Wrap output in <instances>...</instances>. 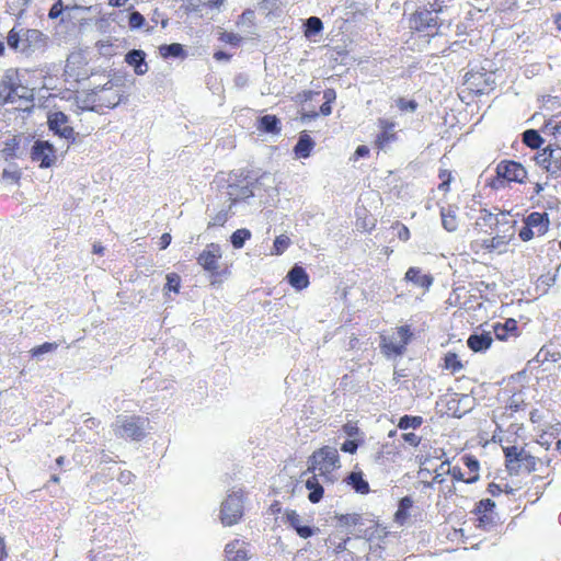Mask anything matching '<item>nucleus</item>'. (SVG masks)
Here are the masks:
<instances>
[{"label": "nucleus", "instance_id": "a211bd4d", "mask_svg": "<svg viewBox=\"0 0 561 561\" xmlns=\"http://www.w3.org/2000/svg\"><path fill=\"white\" fill-rule=\"evenodd\" d=\"M379 127L381 131L377 135L376 144L379 149L383 150L389 144L397 139L394 133L396 124L387 119H379Z\"/></svg>", "mask_w": 561, "mask_h": 561}, {"label": "nucleus", "instance_id": "2eb2a0df", "mask_svg": "<svg viewBox=\"0 0 561 561\" xmlns=\"http://www.w3.org/2000/svg\"><path fill=\"white\" fill-rule=\"evenodd\" d=\"M285 522L297 533V535L304 539L310 538L316 534L318 528L309 525H302L301 516L294 510L285 512Z\"/></svg>", "mask_w": 561, "mask_h": 561}, {"label": "nucleus", "instance_id": "412c9836", "mask_svg": "<svg viewBox=\"0 0 561 561\" xmlns=\"http://www.w3.org/2000/svg\"><path fill=\"white\" fill-rule=\"evenodd\" d=\"M525 222L533 228L538 236H542L548 230L549 218L546 213L534 211L526 217Z\"/></svg>", "mask_w": 561, "mask_h": 561}, {"label": "nucleus", "instance_id": "0e129e2a", "mask_svg": "<svg viewBox=\"0 0 561 561\" xmlns=\"http://www.w3.org/2000/svg\"><path fill=\"white\" fill-rule=\"evenodd\" d=\"M64 11V5H62V1L61 0H58L56 1L49 12H48V16L49 19H57L58 16H60V14L62 13Z\"/></svg>", "mask_w": 561, "mask_h": 561}, {"label": "nucleus", "instance_id": "09e8293b", "mask_svg": "<svg viewBox=\"0 0 561 561\" xmlns=\"http://www.w3.org/2000/svg\"><path fill=\"white\" fill-rule=\"evenodd\" d=\"M525 407L524 394L522 392L514 393L507 401L506 409L511 412H517Z\"/></svg>", "mask_w": 561, "mask_h": 561}, {"label": "nucleus", "instance_id": "a18cd8bd", "mask_svg": "<svg viewBox=\"0 0 561 561\" xmlns=\"http://www.w3.org/2000/svg\"><path fill=\"white\" fill-rule=\"evenodd\" d=\"M339 525L350 528L362 524L363 517L359 514H342L337 516Z\"/></svg>", "mask_w": 561, "mask_h": 561}, {"label": "nucleus", "instance_id": "ea45409f", "mask_svg": "<svg viewBox=\"0 0 561 561\" xmlns=\"http://www.w3.org/2000/svg\"><path fill=\"white\" fill-rule=\"evenodd\" d=\"M444 368L456 374L463 368V365L456 353L448 352L444 357Z\"/></svg>", "mask_w": 561, "mask_h": 561}, {"label": "nucleus", "instance_id": "13d9d810", "mask_svg": "<svg viewBox=\"0 0 561 561\" xmlns=\"http://www.w3.org/2000/svg\"><path fill=\"white\" fill-rule=\"evenodd\" d=\"M362 443L363 439H346L341 445V450L347 454H355Z\"/></svg>", "mask_w": 561, "mask_h": 561}, {"label": "nucleus", "instance_id": "69168bd1", "mask_svg": "<svg viewBox=\"0 0 561 561\" xmlns=\"http://www.w3.org/2000/svg\"><path fill=\"white\" fill-rule=\"evenodd\" d=\"M535 233L536 231L525 224V226L519 230L518 236L523 241H529L534 238Z\"/></svg>", "mask_w": 561, "mask_h": 561}, {"label": "nucleus", "instance_id": "338daca9", "mask_svg": "<svg viewBox=\"0 0 561 561\" xmlns=\"http://www.w3.org/2000/svg\"><path fill=\"white\" fill-rule=\"evenodd\" d=\"M402 439L409 444L410 446L416 447L421 443V437L414 433H404L402 434Z\"/></svg>", "mask_w": 561, "mask_h": 561}, {"label": "nucleus", "instance_id": "de8ad7c7", "mask_svg": "<svg viewBox=\"0 0 561 561\" xmlns=\"http://www.w3.org/2000/svg\"><path fill=\"white\" fill-rule=\"evenodd\" d=\"M445 467H446V473L450 474L454 480L466 482L467 478H465L460 467H458V466L450 467L449 461H444L440 463L439 470L444 471Z\"/></svg>", "mask_w": 561, "mask_h": 561}, {"label": "nucleus", "instance_id": "c03bdc74", "mask_svg": "<svg viewBox=\"0 0 561 561\" xmlns=\"http://www.w3.org/2000/svg\"><path fill=\"white\" fill-rule=\"evenodd\" d=\"M381 348H382V352L385 353V355H387V356L402 355L407 350V347H404V345L401 344L400 342L386 341V340L382 341Z\"/></svg>", "mask_w": 561, "mask_h": 561}, {"label": "nucleus", "instance_id": "5701e85b", "mask_svg": "<svg viewBox=\"0 0 561 561\" xmlns=\"http://www.w3.org/2000/svg\"><path fill=\"white\" fill-rule=\"evenodd\" d=\"M314 145V140L306 131H302L299 135L296 146L294 147V152L297 158L306 159L310 157Z\"/></svg>", "mask_w": 561, "mask_h": 561}, {"label": "nucleus", "instance_id": "c85d7f7f", "mask_svg": "<svg viewBox=\"0 0 561 561\" xmlns=\"http://www.w3.org/2000/svg\"><path fill=\"white\" fill-rule=\"evenodd\" d=\"M346 480L355 492L359 494H367L369 492V484L363 478L362 472H351Z\"/></svg>", "mask_w": 561, "mask_h": 561}, {"label": "nucleus", "instance_id": "ddd939ff", "mask_svg": "<svg viewBox=\"0 0 561 561\" xmlns=\"http://www.w3.org/2000/svg\"><path fill=\"white\" fill-rule=\"evenodd\" d=\"M221 257L220 247L215 243H210L197 257L198 264L206 271L217 273L218 261Z\"/></svg>", "mask_w": 561, "mask_h": 561}, {"label": "nucleus", "instance_id": "39448f33", "mask_svg": "<svg viewBox=\"0 0 561 561\" xmlns=\"http://www.w3.org/2000/svg\"><path fill=\"white\" fill-rule=\"evenodd\" d=\"M243 516V492L232 491L221 504L220 520L225 526L237 524Z\"/></svg>", "mask_w": 561, "mask_h": 561}, {"label": "nucleus", "instance_id": "1a4fd4ad", "mask_svg": "<svg viewBox=\"0 0 561 561\" xmlns=\"http://www.w3.org/2000/svg\"><path fill=\"white\" fill-rule=\"evenodd\" d=\"M31 159L38 162L41 168L51 167L56 160L54 146L45 140H36L31 150Z\"/></svg>", "mask_w": 561, "mask_h": 561}, {"label": "nucleus", "instance_id": "2f4dec72", "mask_svg": "<svg viewBox=\"0 0 561 561\" xmlns=\"http://www.w3.org/2000/svg\"><path fill=\"white\" fill-rule=\"evenodd\" d=\"M160 55L168 58H183L185 57L184 48L179 43L164 44L159 47Z\"/></svg>", "mask_w": 561, "mask_h": 561}, {"label": "nucleus", "instance_id": "aec40b11", "mask_svg": "<svg viewBox=\"0 0 561 561\" xmlns=\"http://www.w3.org/2000/svg\"><path fill=\"white\" fill-rule=\"evenodd\" d=\"M125 62L134 68L138 76H142L148 71L146 62V53L141 49H131L125 55Z\"/></svg>", "mask_w": 561, "mask_h": 561}, {"label": "nucleus", "instance_id": "9d476101", "mask_svg": "<svg viewBox=\"0 0 561 561\" xmlns=\"http://www.w3.org/2000/svg\"><path fill=\"white\" fill-rule=\"evenodd\" d=\"M49 129L60 138L75 141V130L68 125V116L62 112H55L48 116Z\"/></svg>", "mask_w": 561, "mask_h": 561}, {"label": "nucleus", "instance_id": "49530a36", "mask_svg": "<svg viewBox=\"0 0 561 561\" xmlns=\"http://www.w3.org/2000/svg\"><path fill=\"white\" fill-rule=\"evenodd\" d=\"M289 245L290 239L285 234H280L274 240L272 254L280 255L288 249Z\"/></svg>", "mask_w": 561, "mask_h": 561}, {"label": "nucleus", "instance_id": "0eeeda50", "mask_svg": "<svg viewBox=\"0 0 561 561\" xmlns=\"http://www.w3.org/2000/svg\"><path fill=\"white\" fill-rule=\"evenodd\" d=\"M410 25L417 32H423L428 36L435 35L438 28L436 15L433 14V10L427 9L416 11L411 16Z\"/></svg>", "mask_w": 561, "mask_h": 561}, {"label": "nucleus", "instance_id": "f257e3e1", "mask_svg": "<svg viewBox=\"0 0 561 561\" xmlns=\"http://www.w3.org/2000/svg\"><path fill=\"white\" fill-rule=\"evenodd\" d=\"M340 468V456L335 447L323 446L309 458L308 471L319 474L324 483L335 481L334 470Z\"/></svg>", "mask_w": 561, "mask_h": 561}, {"label": "nucleus", "instance_id": "603ef678", "mask_svg": "<svg viewBox=\"0 0 561 561\" xmlns=\"http://www.w3.org/2000/svg\"><path fill=\"white\" fill-rule=\"evenodd\" d=\"M57 347H58L57 343L45 342L42 345H38V346L32 348L31 353H32L33 357H39L43 354L51 353V352L56 351Z\"/></svg>", "mask_w": 561, "mask_h": 561}, {"label": "nucleus", "instance_id": "72a5a7b5", "mask_svg": "<svg viewBox=\"0 0 561 561\" xmlns=\"http://www.w3.org/2000/svg\"><path fill=\"white\" fill-rule=\"evenodd\" d=\"M304 27L305 36L310 38L321 33L323 30V23L318 16H310L305 21Z\"/></svg>", "mask_w": 561, "mask_h": 561}, {"label": "nucleus", "instance_id": "79ce46f5", "mask_svg": "<svg viewBox=\"0 0 561 561\" xmlns=\"http://www.w3.org/2000/svg\"><path fill=\"white\" fill-rule=\"evenodd\" d=\"M328 548H333V551L335 554H339L341 552L347 551L348 554H352L353 551L348 550L347 545H351L352 548L358 549L354 543L353 540L347 537L345 539H342L340 542H335L332 538H329L328 541Z\"/></svg>", "mask_w": 561, "mask_h": 561}, {"label": "nucleus", "instance_id": "e433bc0d", "mask_svg": "<svg viewBox=\"0 0 561 561\" xmlns=\"http://www.w3.org/2000/svg\"><path fill=\"white\" fill-rule=\"evenodd\" d=\"M523 142L531 149H538L543 140L537 130L527 129L523 133Z\"/></svg>", "mask_w": 561, "mask_h": 561}, {"label": "nucleus", "instance_id": "5fc2aeb1", "mask_svg": "<svg viewBox=\"0 0 561 561\" xmlns=\"http://www.w3.org/2000/svg\"><path fill=\"white\" fill-rule=\"evenodd\" d=\"M561 358V354L560 353H551L546 350L545 347H542L538 354L536 355L535 359L537 362H540V363H545L547 360H551V362H558L559 359Z\"/></svg>", "mask_w": 561, "mask_h": 561}, {"label": "nucleus", "instance_id": "a878e982", "mask_svg": "<svg viewBox=\"0 0 561 561\" xmlns=\"http://www.w3.org/2000/svg\"><path fill=\"white\" fill-rule=\"evenodd\" d=\"M524 450V448L517 446L504 448L506 468L511 473H518V460H520Z\"/></svg>", "mask_w": 561, "mask_h": 561}, {"label": "nucleus", "instance_id": "9b49d317", "mask_svg": "<svg viewBox=\"0 0 561 561\" xmlns=\"http://www.w3.org/2000/svg\"><path fill=\"white\" fill-rule=\"evenodd\" d=\"M91 98L93 103L92 108L94 106L113 108L117 106L122 101L119 91L107 88L106 84L94 91Z\"/></svg>", "mask_w": 561, "mask_h": 561}, {"label": "nucleus", "instance_id": "f8f14e48", "mask_svg": "<svg viewBox=\"0 0 561 561\" xmlns=\"http://www.w3.org/2000/svg\"><path fill=\"white\" fill-rule=\"evenodd\" d=\"M494 80L491 73L468 72L466 75V84L476 94H486L492 90Z\"/></svg>", "mask_w": 561, "mask_h": 561}, {"label": "nucleus", "instance_id": "680f3d73", "mask_svg": "<svg viewBox=\"0 0 561 561\" xmlns=\"http://www.w3.org/2000/svg\"><path fill=\"white\" fill-rule=\"evenodd\" d=\"M220 39L227 44L238 46L241 42V37L238 34L231 32H225L221 34Z\"/></svg>", "mask_w": 561, "mask_h": 561}, {"label": "nucleus", "instance_id": "6ab92c4d", "mask_svg": "<svg viewBox=\"0 0 561 561\" xmlns=\"http://www.w3.org/2000/svg\"><path fill=\"white\" fill-rule=\"evenodd\" d=\"M288 283L296 290H302L310 284L309 275L306 270L300 265H294L286 276Z\"/></svg>", "mask_w": 561, "mask_h": 561}, {"label": "nucleus", "instance_id": "dca6fc26", "mask_svg": "<svg viewBox=\"0 0 561 561\" xmlns=\"http://www.w3.org/2000/svg\"><path fill=\"white\" fill-rule=\"evenodd\" d=\"M492 342L491 332H473L469 335L467 345L474 353H484L491 347Z\"/></svg>", "mask_w": 561, "mask_h": 561}, {"label": "nucleus", "instance_id": "6e6d98bb", "mask_svg": "<svg viewBox=\"0 0 561 561\" xmlns=\"http://www.w3.org/2000/svg\"><path fill=\"white\" fill-rule=\"evenodd\" d=\"M180 285H181V277L178 274L171 273V274L167 275V284L164 287L167 290L179 293Z\"/></svg>", "mask_w": 561, "mask_h": 561}, {"label": "nucleus", "instance_id": "3c124183", "mask_svg": "<svg viewBox=\"0 0 561 561\" xmlns=\"http://www.w3.org/2000/svg\"><path fill=\"white\" fill-rule=\"evenodd\" d=\"M146 20L138 11H131L128 15V25L130 30H139L145 26Z\"/></svg>", "mask_w": 561, "mask_h": 561}, {"label": "nucleus", "instance_id": "052dcab7", "mask_svg": "<svg viewBox=\"0 0 561 561\" xmlns=\"http://www.w3.org/2000/svg\"><path fill=\"white\" fill-rule=\"evenodd\" d=\"M397 334L400 339L399 342L401 344H403L404 347H407V345L409 344L411 336H412V332H411L410 328L408 325H402L398 329Z\"/></svg>", "mask_w": 561, "mask_h": 561}, {"label": "nucleus", "instance_id": "20e7f679", "mask_svg": "<svg viewBox=\"0 0 561 561\" xmlns=\"http://www.w3.org/2000/svg\"><path fill=\"white\" fill-rule=\"evenodd\" d=\"M257 184L259 180H256L254 183L249 181L247 176H244L242 180H239L237 173L229 174L228 184L226 187V195L230 202L229 208L239 202L247 201L248 198L254 196V191Z\"/></svg>", "mask_w": 561, "mask_h": 561}, {"label": "nucleus", "instance_id": "7c9ffc66", "mask_svg": "<svg viewBox=\"0 0 561 561\" xmlns=\"http://www.w3.org/2000/svg\"><path fill=\"white\" fill-rule=\"evenodd\" d=\"M222 3V0H188L187 11L188 12H203L204 9H215L219 8Z\"/></svg>", "mask_w": 561, "mask_h": 561}, {"label": "nucleus", "instance_id": "423d86ee", "mask_svg": "<svg viewBox=\"0 0 561 561\" xmlns=\"http://www.w3.org/2000/svg\"><path fill=\"white\" fill-rule=\"evenodd\" d=\"M495 503L490 499L481 500L476 510L477 515V527L490 531L496 525V514L494 512Z\"/></svg>", "mask_w": 561, "mask_h": 561}, {"label": "nucleus", "instance_id": "4d7b16f0", "mask_svg": "<svg viewBox=\"0 0 561 561\" xmlns=\"http://www.w3.org/2000/svg\"><path fill=\"white\" fill-rule=\"evenodd\" d=\"M229 210L221 209L208 222V227H221L228 220Z\"/></svg>", "mask_w": 561, "mask_h": 561}, {"label": "nucleus", "instance_id": "774afa93", "mask_svg": "<svg viewBox=\"0 0 561 561\" xmlns=\"http://www.w3.org/2000/svg\"><path fill=\"white\" fill-rule=\"evenodd\" d=\"M234 85L239 89H243L249 83V77L245 73H238L233 79Z\"/></svg>", "mask_w": 561, "mask_h": 561}, {"label": "nucleus", "instance_id": "bf43d9fd", "mask_svg": "<svg viewBox=\"0 0 561 561\" xmlns=\"http://www.w3.org/2000/svg\"><path fill=\"white\" fill-rule=\"evenodd\" d=\"M397 106L402 112H414L417 107V103L414 100H405L404 98H400L397 101Z\"/></svg>", "mask_w": 561, "mask_h": 561}, {"label": "nucleus", "instance_id": "864d4df0", "mask_svg": "<svg viewBox=\"0 0 561 561\" xmlns=\"http://www.w3.org/2000/svg\"><path fill=\"white\" fill-rule=\"evenodd\" d=\"M542 131L547 135H552L557 137L558 135H561V127L556 123V118L552 116L548 121H546Z\"/></svg>", "mask_w": 561, "mask_h": 561}, {"label": "nucleus", "instance_id": "bb28decb", "mask_svg": "<svg viewBox=\"0 0 561 561\" xmlns=\"http://www.w3.org/2000/svg\"><path fill=\"white\" fill-rule=\"evenodd\" d=\"M257 129L266 134H279L280 121L275 115H264L259 119Z\"/></svg>", "mask_w": 561, "mask_h": 561}, {"label": "nucleus", "instance_id": "7ed1b4c3", "mask_svg": "<svg viewBox=\"0 0 561 561\" xmlns=\"http://www.w3.org/2000/svg\"><path fill=\"white\" fill-rule=\"evenodd\" d=\"M148 419L138 415H118L113 424L115 434L125 439L141 440Z\"/></svg>", "mask_w": 561, "mask_h": 561}, {"label": "nucleus", "instance_id": "f704fd0d", "mask_svg": "<svg viewBox=\"0 0 561 561\" xmlns=\"http://www.w3.org/2000/svg\"><path fill=\"white\" fill-rule=\"evenodd\" d=\"M19 88H14V84L11 82H1L0 83V103H14L15 102V92Z\"/></svg>", "mask_w": 561, "mask_h": 561}, {"label": "nucleus", "instance_id": "e2e57ef3", "mask_svg": "<svg viewBox=\"0 0 561 561\" xmlns=\"http://www.w3.org/2000/svg\"><path fill=\"white\" fill-rule=\"evenodd\" d=\"M342 431L344 434H346L348 437H356L359 435V428L355 423L347 422L343 425Z\"/></svg>", "mask_w": 561, "mask_h": 561}, {"label": "nucleus", "instance_id": "c756f323", "mask_svg": "<svg viewBox=\"0 0 561 561\" xmlns=\"http://www.w3.org/2000/svg\"><path fill=\"white\" fill-rule=\"evenodd\" d=\"M499 215L492 214L486 209H481L480 215L476 220V227L478 228H490L493 229L499 225Z\"/></svg>", "mask_w": 561, "mask_h": 561}, {"label": "nucleus", "instance_id": "cd10ccee", "mask_svg": "<svg viewBox=\"0 0 561 561\" xmlns=\"http://www.w3.org/2000/svg\"><path fill=\"white\" fill-rule=\"evenodd\" d=\"M493 331L496 339L504 341L510 335H515L517 331V322L514 319H507L504 323H495L493 325Z\"/></svg>", "mask_w": 561, "mask_h": 561}, {"label": "nucleus", "instance_id": "f3484780", "mask_svg": "<svg viewBox=\"0 0 561 561\" xmlns=\"http://www.w3.org/2000/svg\"><path fill=\"white\" fill-rule=\"evenodd\" d=\"M225 557L227 561H248L249 550L247 543L236 539L225 547Z\"/></svg>", "mask_w": 561, "mask_h": 561}, {"label": "nucleus", "instance_id": "4be33fe9", "mask_svg": "<svg viewBox=\"0 0 561 561\" xmlns=\"http://www.w3.org/2000/svg\"><path fill=\"white\" fill-rule=\"evenodd\" d=\"M313 474L309 477L306 481V488L309 490L308 500L312 504L319 503L323 497V485L320 483L319 474L312 472Z\"/></svg>", "mask_w": 561, "mask_h": 561}, {"label": "nucleus", "instance_id": "4468645a", "mask_svg": "<svg viewBox=\"0 0 561 561\" xmlns=\"http://www.w3.org/2000/svg\"><path fill=\"white\" fill-rule=\"evenodd\" d=\"M540 164L552 178L561 175V148L545 149Z\"/></svg>", "mask_w": 561, "mask_h": 561}, {"label": "nucleus", "instance_id": "8fccbe9b", "mask_svg": "<svg viewBox=\"0 0 561 561\" xmlns=\"http://www.w3.org/2000/svg\"><path fill=\"white\" fill-rule=\"evenodd\" d=\"M558 428L551 427L550 431L543 432L539 438L538 444H540L546 449H549L553 439L558 436Z\"/></svg>", "mask_w": 561, "mask_h": 561}, {"label": "nucleus", "instance_id": "393cba45", "mask_svg": "<svg viewBox=\"0 0 561 561\" xmlns=\"http://www.w3.org/2000/svg\"><path fill=\"white\" fill-rule=\"evenodd\" d=\"M442 226L448 232H454L458 228L457 207L448 206L440 208Z\"/></svg>", "mask_w": 561, "mask_h": 561}, {"label": "nucleus", "instance_id": "473e14b6", "mask_svg": "<svg viewBox=\"0 0 561 561\" xmlns=\"http://www.w3.org/2000/svg\"><path fill=\"white\" fill-rule=\"evenodd\" d=\"M413 505V500L410 496H404L399 501L398 510L394 519L398 524L403 525L409 517V510Z\"/></svg>", "mask_w": 561, "mask_h": 561}, {"label": "nucleus", "instance_id": "c9c22d12", "mask_svg": "<svg viewBox=\"0 0 561 561\" xmlns=\"http://www.w3.org/2000/svg\"><path fill=\"white\" fill-rule=\"evenodd\" d=\"M423 424V417L420 415H403L399 419L398 428L407 431L409 428L416 430Z\"/></svg>", "mask_w": 561, "mask_h": 561}, {"label": "nucleus", "instance_id": "f03ea898", "mask_svg": "<svg viewBox=\"0 0 561 561\" xmlns=\"http://www.w3.org/2000/svg\"><path fill=\"white\" fill-rule=\"evenodd\" d=\"M47 37L35 28H21L16 31L14 26L7 36L8 46L25 55H31L36 50H42L46 46Z\"/></svg>", "mask_w": 561, "mask_h": 561}, {"label": "nucleus", "instance_id": "b1692460", "mask_svg": "<svg viewBox=\"0 0 561 561\" xmlns=\"http://www.w3.org/2000/svg\"><path fill=\"white\" fill-rule=\"evenodd\" d=\"M404 279L425 289H428L433 284V277L430 274H421V270L417 267H410Z\"/></svg>", "mask_w": 561, "mask_h": 561}, {"label": "nucleus", "instance_id": "37998d69", "mask_svg": "<svg viewBox=\"0 0 561 561\" xmlns=\"http://www.w3.org/2000/svg\"><path fill=\"white\" fill-rule=\"evenodd\" d=\"M250 238H251L250 230L242 228V229L236 230L231 234L230 242L234 249H241L244 245L245 241L249 240Z\"/></svg>", "mask_w": 561, "mask_h": 561}, {"label": "nucleus", "instance_id": "4c0bfd02", "mask_svg": "<svg viewBox=\"0 0 561 561\" xmlns=\"http://www.w3.org/2000/svg\"><path fill=\"white\" fill-rule=\"evenodd\" d=\"M31 0H7V11L11 15L21 18Z\"/></svg>", "mask_w": 561, "mask_h": 561}, {"label": "nucleus", "instance_id": "6e6552de", "mask_svg": "<svg viewBox=\"0 0 561 561\" xmlns=\"http://www.w3.org/2000/svg\"><path fill=\"white\" fill-rule=\"evenodd\" d=\"M496 174L501 179L516 183H523L527 178V171L524 165L512 160L501 161L496 167Z\"/></svg>", "mask_w": 561, "mask_h": 561}, {"label": "nucleus", "instance_id": "a19ab883", "mask_svg": "<svg viewBox=\"0 0 561 561\" xmlns=\"http://www.w3.org/2000/svg\"><path fill=\"white\" fill-rule=\"evenodd\" d=\"M538 459L530 455V453L524 450L520 460H518V472L525 470L526 472H533L536 470Z\"/></svg>", "mask_w": 561, "mask_h": 561}, {"label": "nucleus", "instance_id": "58836bf2", "mask_svg": "<svg viewBox=\"0 0 561 561\" xmlns=\"http://www.w3.org/2000/svg\"><path fill=\"white\" fill-rule=\"evenodd\" d=\"M462 461H463L465 466L469 469V471L471 473H473V476L467 478L466 483L476 482L479 479V474H478L479 461H478V459L473 456L466 455L462 457Z\"/></svg>", "mask_w": 561, "mask_h": 561}]
</instances>
